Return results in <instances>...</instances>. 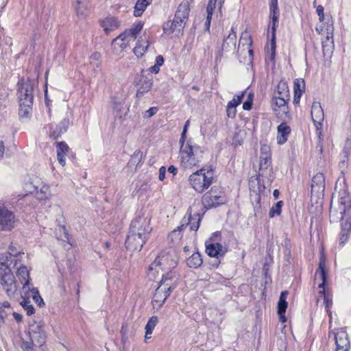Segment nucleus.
<instances>
[{"instance_id":"obj_1","label":"nucleus","mask_w":351,"mask_h":351,"mask_svg":"<svg viewBox=\"0 0 351 351\" xmlns=\"http://www.w3.org/2000/svg\"><path fill=\"white\" fill-rule=\"evenodd\" d=\"M27 335V339H23L21 343L23 351H33L34 348H42L47 337L45 323L43 321L29 323Z\"/></svg>"},{"instance_id":"obj_2","label":"nucleus","mask_w":351,"mask_h":351,"mask_svg":"<svg viewBox=\"0 0 351 351\" xmlns=\"http://www.w3.org/2000/svg\"><path fill=\"white\" fill-rule=\"evenodd\" d=\"M17 96L19 100V115L20 119H29L32 114L34 101L33 85L29 80H19Z\"/></svg>"},{"instance_id":"obj_3","label":"nucleus","mask_w":351,"mask_h":351,"mask_svg":"<svg viewBox=\"0 0 351 351\" xmlns=\"http://www.w3.org/2000/svg\"><path fill=\"white\" fill-rule=\"evenodd\" d=\"M180 156L181 165L184 169L197 166L203 158V151L198 145H193L191 140L180 145Z\"/></svg>"},{"instance_id":"obj_4","label":"nucleus","mask_w":351,"mask_h":351,"mask_svg":"<svg viewBox=\"0 0 351 351\" xmlns=\"http://www.w3.org/2000/svg\"><path fill=\"white\" fill-rule=\"evenodd\" d=\"M213 171L202 168L193 173L189 178L191 187L198 193H202L213 184Z\"/></svg>"},{"instance_id":"obj_5","label":"nucleus","mask_w":351,"mask_h":351,"mask_svg":"<svg viewBox=\"0 0 351 351\" xmlns=\"http://www.w3.org/2000/svg\"><path fill=\"white\" fill-rule=\"evenodd\" d=\"M201 202L204 208L208 210L226 204L227 197L223 189L215 185L203 195Z\"/></svg>"},{"instance_id":"obj_6","label":"nucleus","mask_w":351,"mask_h":351,"mask_svg":"<svg viewBox=\"0 0 351 351\" xmlns=\"http://www.w3.org/2000/svg\"><path fill=\"white\" fill-rule=\"evenodd\" d=\"M0 282L8 296H15L18 286L10 267L5 263H0Z\"/></svg>"},{"instance_id":"obj_7","label":"nucleus","mask_w":351,"mask_h":351,"mask_svg":"<svg viewBox=\"0 0 351 351\" xmlns=\"http://www.w3.org/2000/svg\"><path fill=\"white\" fill-rule=\"evenodd\" d=\"M152 230L150 219L143 216H138L134 219L130 223L129 230L131 232L141 236L146 239H148Z\"/></svg>"},{"instance_id":"obj_8","label":"nucleus","mask_w":351,"mask_h":351,"mask_svg":"<svg viewBox=\"0 0 351 351\" xmlns=\"http://www.w3.org/2000/svg\"><path fill=\"white\" fill-rule=\"evenodd\" d=\"M177 266V261L170 254H162L155 258L149 267L150 271L155 270L156 273L160 271L173 269Z\"/></svg>"},{"instance_id":"obj_9","label":"nucleus","mask_w":351,"mask_h":351,"mask_svg":"<svg viewBox=\"0 0 351 351\" xmlns=\"http://www.w3.org/2000/svg\"><path fill=\"white\" fill-rule=\"evenodd\" d=\"M69 125L70 120L69 118H64L57 124H48L45 127L48 138L53 141L58 139L67 132Z\"/></svg>"},{"instance_id":"obj_10","label":"nucleus","mask_w":351,"mask_h":351,"mask_svg":"<svg viewBox=\"0 0 351 351\" xmlns=\"http://www.w3.org/2000/svg\"><path fill=\"white\" fill-rule=\"evenodd\" d=\"M136 83L138 86L136 97H141L144 94L148 93L153 86V77L151 74H145L144 70H142L141 74L136 77Z\"/></svg>"},{"instance_id":"obj_11","label":"nucleus","mask_w":351,"mask_h":351,"mask_svg":"<svg viewBox=\"0 0 351 351\" xmlns=\"http://www.w3.org/2000/svg\"><path fill=\"white\" fill-rule=\"evenodd\" d=\"M311 118L316 128L317 134L319 141L321 140L322 122L324 119V113L321 104L317 101L313 103L311 106Z\"/></svg>"},{"instance_id":"obj_12","label":"nucleus","mask_w":351,"mask_h":351,"mask_svg":"<svg viewBox=\"0 0 351 351\" xmlns=\"http://www.w3.org/2000/svg\"><path fill=\"white\" fill-rule=\"evenodd\" d=\"M319 274L322 280V283L319 285V287L322 289L319 291V293L324 295V303L327 312H329V308L332 306V300L329 298L328 295H326L325 284L326 282V271L325 269V261L321 259L319 263V268L316 271V274Z\"/></svg>"},{"instance_id":"obj_13","label":"nucleus","mask_w":351,"mask_h":351,"mask_svg":"<svg viewBox=\"0 0 351 351\" xmlns=\"http://www.w3.org/2000/svg\"><path fill=\"white\" fill-rule=\"evenodd\" d=\"M14 213L0 206V231L10 230L14 228Z\"/></svg>"},{"instance_id":"obj_14","label":"nucleus","mask_w":351,"mask_h":351,"mask_svg":"<svg viewBox=\"0 0 351 351\" xmlns=\"http://www.w3.org/2000/svg\"><path fill=\"white\" fill-rule=\"evenodd\" d=\"M147 241V239L143 238L141 236H138L129 231L125 245L126 249L129 251H140Z\"/></svg>"},{"instance_id":"obj_15","label":"nucleus","mask_w":351,"mask_h":351,"mask_svg":"<svg viewBox=\"0 0 351 351\" xmlns=\"http://www.w3.org/2000/svg\"><path fill=\"white\" fill-rule=\"evenodd\" d=\"M326 30L327 35L322 41V50L324 56H329L332 53L334 49L333 25L332 24L327 25Z\"/></svg>"},{"instance_id":"obj_16","label":"nucleus","mask_w":351,"mask_h":351,"mask_svg":"<svg viewBox=\"0 0 351 351\" xmlns=\"http://www.w3.org/2000/svg\"><path fill=\"white\" fill-rule=\"evenodd\" d=\"M325 177L323 173H318L312 178L311 182V194L313 193L317 196L324 195L325 191Z\"/></svg>"},{"instance_id":"obj_17","label":"nucleus","mask_w":351,"mask_h":351,"mask_svg":"<svg viewBox=\"0 0 351 351\" xmlns=\"http://www.w3.org/2000/svg\"><path fill=\"white\" fill-rule=\"evenodd\" d=\"M185 23L182 22V20L178 21L173 19L172 21H168L163 24L162 29L165 34L170 35L175 33L177 36L182 34L183 29L185 27Z\"/></svg>"},{"instance_id":"obj_18","label":"nucleus","mask_w":351,"mask_h":351,"mask_svg":"<svg viewBox=\"0 0 351 351\" xmlns=\"http://www.w3.org/2000/svg\"><path fill=\"white\" fill-rule=\"evenodd\" d=\"M290 99V97H280L274 95L272 98L271 103L273 106V110L277 112L282 111L285 114H288L289 108H288V102Z\"/></svg>"},{"instance_id":"obj_19","label":"nucleus","mask_w":351,"mask_h":351,"mask_svg":"<svg viewBox=\"0 0 351 351\" xmlns=\"http://www.w3.org/2000/svg\"><path fill=\"white\" fill-rule=\"evenodd\" d=\"M237 34L234 28H231L229 34L223 39L221 50L226 52L234 51L236 49Z\"/></svg>"},{"instance_id":"obj_20","label":"nucleus","mask_w":351,"mask_h":351,"mask_svg":"<svg viewBox=\"0 0 351 351\" xmlns=\"http://www.w3.org/2000/svg\"><path fill=\"white\" fill-rule=\"evenodd\" d=\"M190 12L189 3L187 1H182L178 5L176 11L174 19L180 21L182 20L183 23L186 24Z\"/></svg>"},{"instance_id":"obj_21","label":"nucleus","mask_w":351,"mask_h":351,"mask_svg":"<svg viewBox=\"0 0 351 351\" xmlns=\"http://www.w3.org/2000/svg\"><path fill=\"white\" fill-rule=\"evenodd\" d=\"M143 27V23L139 21L137 24L132 27L131 28L125 30L123 33L120 34L117 38L112 40V45H115L116 43H118L119 38L121 36L130 38H136V36L142 30Z\"/></svg>"},{"instance_id":"obj_22","label":"nucleus","mask_w":351,"mask_h":351,"mask_svg":"<svg viewBox=\"0 0 351 351\" xmlns=\"http://www.w3.org/2000/svg\"><path fill=\"white\" fill-rule=\"evenodd\" d=\"M271 19V26L270 27L271 32V59L273 60L276 52V31L278 26L279 16L269 15Z\"/></svg>"},{"instance_id":"obj_23","label":"nucleus","mask_w":351,"mask_h":351,"mask_svg":"<svg viewBox=\"0 0 351 351\" xmlns=\"http://www.w3.org/2000/svg\"><path fill=\"white\" fill-rule=\"evenodd\" d=\"M288 295V291H282L279 298V300L278 302V314L279 315V318L280 322H286L287 318L285 317L286 310L288 306V303L287 302V296Z\"/></svg>"},{"instance_id":"obj_24","label":"nucleus","mask_w":351,"mask_h":351,"mask_svg":"<svg viewBox=\"0 0 351 351\" xmlns=\"http://www.w3.org/2000/svg\"><path fill=\"white\" fill-rule=\"evenodd\" d=\"M221 244L219 243H206V252L210 257L219 258L223 256L226 254Z\"/></svg>"},{"instance_id":"obj_25","label":"nucleus","mask_w":351,"mask_h":351,"mask_svg":"<svg viewBox=\"0 0 351 351\" xmlns=\"http://www.w3.org/2000/svg\"><path fill=\"white\" fill-rule=\"evenodd\" d=\"M277 132V143L279 145H282L287 142L291 129L285 122H282L278 126Z\"/></svg>"},{"instance_id":"obj_26","label":"nucleus","mask_w":351,"mask_h":351,"mask_svg":"<svg viewBox=\"0 0 351 351\" xmlns=\"http://www.w3.org/2000/svg\"><path fill=\"white\" fill-rule=\"evenodd\" d=\"M119 22L114 16H107L101 21V25L104 32L108 34L119 27Z\"/></svg>"},{"instance_id":"obj_27","label":"nucleus","mask_w":351,"mask_h":351,"mask_svg":"<svg viewBox=\"0 0 351 351\" xmlns=\"http://www.w3.org/2000/svg\"><path fill=\"white\" fill-rule=\"evenodd\" d=\"M70 148L64 141L58 142L56 144L57 158L59 163L64 167L65 162V156L69 154Z\"/></svg>"},{"instance_id":"obj_28","label":"nucleus","mask_w":351,"mask_h":351,"mask_svg":"<svg viewBox=\"0 0 351 351\" xmlns=\"http://www.w3.org/2000/svg\"><path fill=\"white\" fill-rule=\"evenodd\" d=\"M336 351H348L350 349V341L348 335L341 333L335 335Z\"/></svg>"},{"instance_id":"obj_29","label":"nucleus","mask_w":351,"mask_h":351,"mask_svg":"<svg viewBox=\"0 0 351 351\" xmlns=\"http://www.w3.org/2000/svg\"><path fill=\"white\" fill-rule=\"evenodd\" d=\"M16 276L19 278L21 283L23 285V289H30L29 287V272L25 265L21 266L16 271Z\"/></svg>"},{"instance_id":"obj_30","label":"nucleus","mask_w":351,"mask_h":351,"mask_svg":"<svg viewBox=\"0 0 351 351\" xmlns=\"http://www.w3.org/2000/svg\"><path fill=\"white\" fill-rule=\"evenodd\" d=\"M166 300L167 299L164 297V293L162 292V288L158 287L155 290L152 300L154 308L158 311L163 306Z\"/></svg>"},{"instance_id":"obj_31","label":"nucleus","mask_w":351,"mask_h":351,"mask_svg":"<svg viewBox=\"0 0 351 351\" xmlns=\"http://www.w3.org/2000/svg\"><path fill=\"white\" fill-rule=\"evenodd\" d=\"M271 163V156H260V167L258 171V176L257 178L258 183L261 182V177L264 176L265 171H266Z\"/></svg>"},{"instance_id":"obj_32","label":"nucleus","mask_w":351,"mask_h":351,"mask_svg":"<svg viewBox=\"0 0 351 351\" xmlns=\"http://www.w3.org/2000/svg\"><path fill=\"white\" fill-rule=\"evenodd\" d=\"M158 322V318L157 316L154 315L152 316L149 320L147 321L146 325H145V339H149L151 338V335L153 332V330L156 326L157 325Z\"/></svg>"},{"instance_id":"obj_33","label":"nucleus","mask_w":351,"mask_h":351,"mask_svg":"<svg viewBox=\"0 0 351 351\" xmlns=\"http://www.w3.org/2000/svg\"><path fill=\"white\" fill-rule=\"evenodd\" d=\"M152 1V0H137L134 6V15L136 17L141 16L147 6L149 5Z\"/></svg>"},{"instance_id":"obj_34","label":"nucleus","mask_w":351,"mask_h":351,"mask_svg":"<svg viewBox=\"0 0 351 351\" xmlns=\"http://www.w3.org/2000/svg\"><path fill=\"white\" fill-rule=\"evenodd\" d=\"M203 263L201 254L199 252L193 253L186 260V264L189 267L197 268L202 265Z\"/></svg>"},{"instance_id":"obj_35","label":"nucleus","mask_w":351,"mask_h":351,"mask_svg":"<svg viewBox=\"0 0 351 351\" xmlns=\"http://www.w3.org/2000/svg\"><path fill=\"white\" fill-rule=\"evenodd\" d=\"M74 7L77 16L84 18L88 14L86 0H75Z\"/></svg>"},{"instance_id":"obj_36","label":"nucleus","mask_w":351,"mask_h":351,"mask_svg":"<svg viewBox=\"0 0 351 351\" xmlns=\"http://www.w3.org/2000/svg\"><path fill=\"white\" fill-rule=\"evenodd\" d=\"M275 95L285 97L286 98L290 97L288 85L285 81L280 80L278 82Z\"/></svg>"},{"instance_id":"obj_37","label":"nucleus","mask_w":351,"mask_h":351,"mask_svg":"<svg viewBox=\"0 0 351 351\" xmlns=\"http://www.w3.org/2000/svg\"><path fill=\"white\" fill-rule=\"evenodd\" d=\"M203 217V214L195 213L192 214L191 220L189 223V229L191 231H197L199 227L200 222Z\"/></svg>"},{"instance_id":"obj_38","label":"nucleus","mask_w":351,"mask_h":351,"mask_svg":"<svg viewBox=\"0 0 351 351\" xmlns=\"http://www.w3.org/2000/svg\"><path fill=\"white\" fill-rule=\"evenodd\" d=\"M145 43L146 44L145 45L141 44L140 40H138L135 47L133 49L134 54L138 58H141L148 48V41L146 40Z\"/></svg>"},{"instance_id":"obj_39","label":"nucleus","mask_w":351,"mask_h":351,"mask_svg":"<svg viewBox=\"0 0 351 351\" xmlns=\"http://www.w3.org/2000/svg\"><path fill=\"white\" fill-rule=\"evenodd\" d=\"M305 90V82L302 78H298L293 82L294 93L302 94Z\"/></svg>"},{"instance_id":"obj_40","label":"nucleus","mask_w":351,"mask_h":351,"mask_svg":"<svg viewBox=\"0 0 351 351\" xmlns=\"http://www.w3.org/2000/svg\"><path fill=\"white\" fill-rule=\"evenodd\" d=\"M165 274H163L162 275V279L164 280V282H165V280H173V282H178V274L176 271L173 269H169L165 271Z\"/></svg>"},{"instance_id":"obj_41","label":"nucleus","mask_w":351,"mask_h":351,"mask_svg":"<svg viewBox=\"0 0 351 351\" xmlns=\"http://www.w3.org/2000/svg\"><path fill=\"white\" fill-rule=\"evenodd\" d=\"M192 218V208L191 207L189 208V209L186 211V215L182 219V224L178 228L179 230H182L184 228L189 226V223L190 222V220H191Z\"/></svg>"},{"instance_id":"obj_42","label":"nucleus","mask_w":351,"mask_h":351,"mask_svg":"<svg viewBox=\"0 0 351 351\" xmlns=\"http://www.w3.org/2000/svg\"><path fill=\"white\" fill-rule=\"evenodd\" d=\"M283 205L282 201H279L275 204L269 210V216L273 218L276 215H279L281 213V208Z\"/></svg>"},{"instance_id":"obj_43","label":"nucleus","mask_w":351,"mask_h":351,"mask_svg":"<svg viewBox=\"0 0 351 351\" xmlns=\"http://www.w3.org/2000/svg\"><path fill=\"white\" fill-rule=\"evenodd\" d=\"M21 305L27 311V315H32L34 313V308L29 299L23 298V300L21 302Z\"/></svg>"},{"instance_id":"obj_44","label":"nucleus","mask_w":351,"mask_h":351,"mask_svg":"<svg viewBox=\"0 0 351 351\" xmlns=\"http://www.w3.org/2000/svg\"><path fill=\"white\" fill-rule=\"evenodd\" d=\"M29 290L32 292L33 300L38 304V306L41 307L43 305H44V301L41 296L40 295L38 290L36 288H32L30 289Z\"/></svg>"},{"instance_id":"obj_45","label":"nucleus","mask_w":351,"mask_h":351,"mask_svg":"<svg viewBox=\"0 0 351 351\" xmlns=\"http://www.w3.org/2000/svg\"><path fill=\"white\" fill-rule=\"evenodd\" d=\"M143 158V152L140 150H136L134 154L132 155L131 158L130 160V162L132 165H138L142 160Z\"/></svg>"},{"instance_id":"obj_46","label":"nucleus","mask_w":351,"mask_h":351,"mask_svg":"<svg viewBox=\"0 0 351 351\" xmlns=\"http://www.w3.org/2000/svg\"><path fill=\"white\" fill-rule=\"evenodd\" d=\"M243 97V93H241L240 95H234V98L228 104L229 108H237V106H238L241 103Z\"/></svg>"},{"instance_id":"obj_47","label":"nucleus","mask_w":351,"mask_h":351,"mask_svg":"<svg viewBox=\"0 0 351 351\" xmlns=\"http://www.w3.org/2000/svg\"><path fill=\"white\" fill-rule=\"evenodd\" d=\"M269 15L280 16L278 0H271L269 3Z\"/></svg>"},{"instance_id":"obj_48","label":"nucleus","mask_w":351,"mask_h":351,"mask_svg":"<svg viewBox=\"0 0 351 351\" xmlns=\"http://www.w3.org/2000/svg\"><path fill=\"white\" fill-rule=\"evenodd\" d=\"M269 15L280 16L278 0H271L269 3Z\"/></svg>"},{"instance_id":"obj_49","label":"nucleus","mask_w":351,"mask_h":351,"mask_svg":"<svg viewBox=\"0 0 351 351\" xmlns=\"http://www.w3.org/2000/svg\"><path fill=\"white\" fill-rule=\"evenodd\" d=\"M130 40V39L128 37L124 38V36H123L121 38H119L118 43H116L114 46L112 45V46L114 48H116V46L118 45L123 51L128 47Z\"/></svg>"},{"instance_id":"obj_50","label":"nucleus","mask_w":351,"mask_h":351,"mask_svg":"<svg viewBox=\"0 0 351 351\" xmlns=\"http://www.w3.org/2000/svg\"><path fill=\"white\" fill-rule=\"evenodd\" d=\"M343 159L339 162V167L341 169V173H343V169L346 167V162L348 160L349 150L346 147L343 150Z\"/></svg>"},{"instance_id":"obj_51","label":"nucleus","mask_w":351,"mask_h":351,"mask_svg":"<svg viewBox=\"0 0 351 351\" xmlns=\"http://www.w3.org/2000/svg\"><path fill=\"white\" fill-rule=\"evenodd\" d=\"M178 285V282H173V280H165V282H164V280H161L160 282L159 287L162 288L163 287H169L171 289H176Z\"/></svg>"},{"instance_id":"obj_52","label":"nucleus","mask_w":351,"mask_h":351,"mask_svg":"<svg viewBox=\"0 0 351 351\" xmlns=\"http://www.w3.org/2000/svg\"><path fill=\"white\" fill-rule=\"evenodd\" d=\"M189 123H190L189 120H187L185 122V124H184V128H183L182 132L181 134L180 141H179L180 145L184 144L185 138H186V132H187V130H188V127L189 125Z\"/></svg>"},{"instance_id":"obj_53","label":"nucleus","mask_w":351,"mask_h":351,"mask_svg":"<svg viewBox=\"0 0 351 351\" xmlns=\"http://www.w3.org/2000/svg\"><path fill=\"white\" fill-rule=\"evenodd\" d=\"M189 123H190L189 120H187L185 122V124H184V128H183L182 132L181 134L180 141H179L180 145L184 144L185 138H186V132H187V130H188V127L189 125Z\"/></svg>"},{"instance_id":"obj_54","label":"nucleus","mask_w":351,"mask_h":351,"mask_svg":"<svg viewBox=\"0 0 351 351\" xmlns=\"http://www.w3.org/2000/svg\"><path fill=\"white\" fill-rule=\"evenodd\" d=\"M243 138L241 136L239 132H237L234 134L232 138V145H234V147L241 145L243 143Z\"/></svg>"},{"instance_id":"obj_55","label":"nucleus","mask_w":351,"mask_h":351,"mask_svg":"<svg viewBox=\"0 0 351 351\" xmlns=\"http://www.w3.org/2000/svg\"><path fill=\"white\" fill-rule=\"evenodd\" d=\"M158 109L157 107H152V108H149L147 110H146L145 112L144 117L145 118L152 117V116H154V114H156V112H158Z\"/></svg>"},{"instance_id":"obj_56","label":"nucleus","mask_w":351,"mask_h":351,"mask_svg":"<svg viewBox=\"0 0 351 351\" xmlns=\"http://www.w3.org/2000/svg\"><path fill=\"white\" fill-rule=\"evenodd\" d=\"M1 311H5L9 312V315L12 313V308L10 304L8 302H0Z\"/></svg>"},{"instance_id":"obj_57","label":"nucleus","mask_w":351,"mask_h":351,"mask_svg":"<svg viewBox=\"0 0 351 351\" xmlns=\"http://www.w3.org/2000/svg\"><path fill=\"white\" fill-rule=\"evenodd\" d=\"M271 156L270 152V147L266 144L262 145L261 147V156Z\"/></svg>"},{"instance_id":"obj_58","label":"nucleus","mask_w":351,"mask_h":351,"mask_svg":"<svg viewBox=\"0 0 351 351\" xmlns=\"http://www.w3.org/2000/svg\"><path fill=\"white\" fill-rule=\"evenodd\" d=\"M217 1L218 0H209L206 7V12H213L215 8H216V3Z\"/></svg>"},{"instance_id":"obj_59","label":"nucleus","mask_w":351,"mask_h":351,"mask_svg":"<svg viewBox=\"0 0 351 351\" xmlns=\"http://www.w3.org/2000/svg\"><path fill=\"white\" fill-rule=\"evenodd\" d=\"M226 112H227V116L228 117L233 119L236 117V114H237L236 108H229V106L227 105Z\"/></svg>"},{"instance_id":"obj_60","label":"nucleus","mask_w":351,"mask_h":351,"mask_svg":"<svg viewBox=\"0 0 351 351\" xmlns=\"http://www.w3.org/2000/svg\"><path fill=\"white\" fill-rule=\"evenodd\" d=\"M316 11H317V13L319 16V19L320 21H323L324 19V8L322 5H318L317 7V9H316Z\"/></svg>"},{"instance_id":"obj_61","label":"nucleus","mask_w":351,"mask_h":351,"mask_svg":"<svg viewBox=\"0 0 351 351\" xmlns=\"http://www.w3.org/2000/svg\"><path fill=\"white\" fill-rule=\"evenodd\" d=\"M174 289H171L169 287H162V292L164 293V297L167 299Z\"/></svg>"},{"instance_id":"obj_62","label":"nucleus","mask_w":351,"mask_h":351,"mask_svg":"<svg viewBox=\"0 0 351 351\" xmlns=\"http://www.w3.org/2000/svg\"><path fill=\"white\" fill-rule=\"evenodd\" d=\"M252 108V101L251 99L246 100L243 104V108L245 110H250Z\"/></svg>"},{"instance_id":"obj_63","label":"nucleus","mask_w":351,"mask_h":351,"mask_svg":"<svg viewBox=\"0 0 351 351\" xmlns=\"http://www.w3.org/2000/svg\"><path fill=\"white\" fill-rule=\"evenodd\" d=\"M165 173H166V169L165 167L162 166L159 169V176H158L159 180L162 181L165 179Z\"/></svg>"},{"instance_id":"obj_64","label":"nucleus","mask_w":351,"mask_h":351,"mask_svg":"<svg viewBox=\"0 0 351 351\" xmlns=\"http://www.w3.org/2000/svg\"><path fill=\"white\" fill-rule=\"evenodd\" d=\"M165 60L162 56L158 55L156 58L155 64L161 66L164 64Z\"/></svg>"}]
</instances>
